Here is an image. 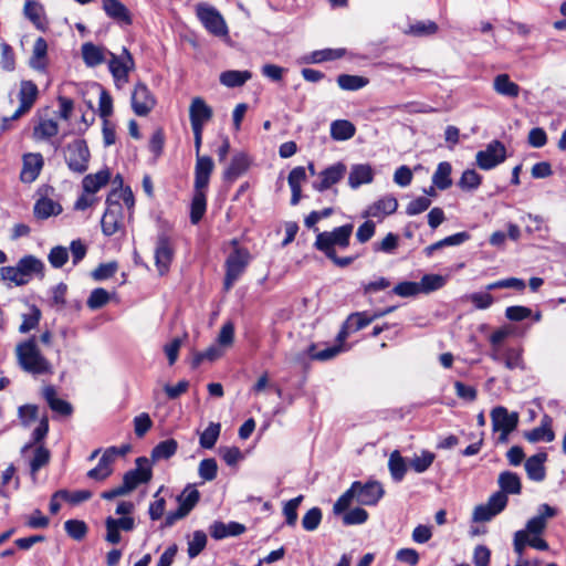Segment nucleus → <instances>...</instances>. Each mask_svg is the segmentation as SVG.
Listing matches in <instances>:
<instances>
[{
  "instance_id": "obj_6",
  "label": "nucleus",
  "mask_w": 566,
  "mask_h": 566,
  "mask_svg": "<svg viewBox=\"0 0 566 566\" xmlns=\"http://www.w3.org/2000/svg\"><path fill=\"white\" fill-rule=\"evenodd\" d=\"M251 255L244 248L237 247L226 260L224 290L232 289L249 265Z\"/></svg>"
},
{
  "instance_id": "obj_48",
  "label": "nucleus",
  "mask_w": 566,
  "mask_h": 566,
  "mask_svg": "<svg viewBox=\"0 0 566 566\" xmlns=\"http://www.w3.org/2000/svg\"><path fill=\"white\" fill-rule=\"evenodd\" d=\"M41 319V311L35 305L30 307V313L22 315V323L19 326V332L21 334H27L30 331L34 329Z\"/></svg>"
},
{
  "instance_id": "obj_37",
  "label": "nucleus",
  "mask_w": 566,
  "mask_h": 566,
  "mask_svg": "<svg viewBox=\"0 0 566 566\" xmlns=\"http://www.w3.org/2000/svg\"><path fill=\"white\" fill-rule=\"evenodd\" d=\"M48 44L43 38H38L33 44L30 65L38 71H44L46 67Z\"/></svg>"
},
{
  "instance_id": "obj_19",
  "label": "nucleus",
  "mask_w": 566,
  "mask_h": 566,
  "mask_svg": "<svg viewBox=\"0 0 566 566\" xmlns=\"http://www.w3.org/2000/svg\"><path fill=\"white\" fill-rule=\"evenodd\" d=\"M213 111L201 97H193L189 106L191 129L203 130L205 125L212 118Z\"/></svg>"
},
{
  "instance_id": "obj_53",
  "label": "nucleus",
  "mask_w": 566,
  "mask_h": 566,
  "mask_svg": "<svg viewBox=\"0 0 566 566\" xmlns=\"http://www.w3.org/2000/svg\"><path fill=\"white\" fill-rule=\"evenodd\" d=\"M207 545V535L202 531H196L192 538L188 542V555L190 558L197 557Z\"/></svg>"
},
{
  "instance_id": "obj_59",
  "label": "nucleus",
  "mask_w": 566,
  "mask_h": 566,
  "mask_svg": "<svg viewBox=\"0 0 566 566\" xmlns=\"http://www.w3.org/2000/svg\"><path fill=\"white\" fill-rule=\"evenodd\" d=\"M346 50L345 49H324L314 51L312 53V62L313 63H321L325 61H333L340 59L345 55Z\"/></svg>"
},
{
  "instance_id": "obj_7",
  "label": "nucleus",
  "mask_w": 566,
  "mask_h": 566,
  "mask_svg": "<svg viewBox=\"0 0 566 566\" xmlns=\"http://www.w3.org/2000/svg\"><path fill=\"white\" fill-rule=\"evenodd\" d=\"M116 193H108L106 210L101 220L102 232L111 237L124 228L123 206L115 201Z\"/></svg>"
},
{
  "instance_id": "obj_13",
  "label": "nucleus",
  "mask_w": 566,
  "mask_h": 566,
  "mask_svg": "<svg viewBox=\"0 0 566 566\" xmlns=\"http://www.w3.org/2000/svg\"><path fill=\"white\" fill-rule=\"evenodd\" d=\"M346 171V165L340 161L328 166L317 175L318 180L313 182V189L318 192L331 189L345 177Z\"/></svg>"
},
{
  "instance_id": "obj_10",
  "label": "nucleus",
  "mask_w": 566,
  "mask_h": 566,
  "mask_svg": "<svg viewBox=\"0 0 566 566\" xmlns=\"http://www.w3.org/2000/svg\"><path fill=\"white\" fill-rule=\"evenodd\" d=\"M38 95V86L32 81H22L18 94L20 105L10 117L3 118V128H7L9 120H15L27 114L34 105Z\"/></svg>"
},
{
  "instance_id": "obj_39",
  "label": "nucleus",
  "mask_w": 566,
  "mask_h": 566,
  "mask_svg": "<svg viewBox=\"0 0 566 566\" xmlns=\"http://www.w3.org/2000/svg\"><path fill=\"white\" fill-rule=\"evenodd\" d=\"M356 133L353 123L346 119H336L331 124V137L334 140H348Z\"/></svg>"
},
{
  "instance_id": "obj_27",
  "label": "nucleus",
  "mask_w": 566,
  "mask_h": 566,
  "mask_svg": "<svg viewBox=\"0 0 566 566\" xmlns=\"http://www.w3.org/2000/svg\"><path fill=\"white\" fill-rule=\"evenodd\" d=\"M547 460L546 452H538L532 457H530L525 461V471L527 478L534 482H542L546 476L545 461Z\"/></svg>"
},
{
  "instance_id": "obj_50",
  "label": "nucleus",
  "mask_w": 566,
  "mask_h": 566,
  "mask_svg": "<svg viewBox=\"0 0 566 566\" xmlns=\"http://www.w3.org/2000/svg\"><path fill=\"white\" fill-rule=\"evenodd\" d=\"M342 350H343V346L340 344H338V345L329 346V347L325 348L324 350L317 352L316 346L314 344H312L308 347L307 353L312 359L324 361V360H328V359L336 357Z\"/></svg>"
},
{
  "instance_id": "obj_9",
  "label": "nucleus",
  "mask_w": 566,
  "mask_h": 566,
  "mask_svg": "<svg viewBox=\"0 0 566 566\" xmlns=\"http://www.w3.org/2000/svg\"><path fill=\"white\" fill-rule=\"evenodd\" d=\"M490 357L493 361L504 366L509 370H525L523 349L520 346H506L491 349Z\"/></svg>"
},
{
  "instance_id": "obj_20",
  "label": "nucleus",
  "mask_w": 566,
  "mask_h": 566,
  "mask_svg": "<svg viewBox=\"0 0 566 566\" xmlns=\"http://www.w3.org/2000/svg\"><path fill=\"white\" fill-rule=\"evenodd\" d=\"M44 166V159L40 153H28L22 157L20 180L24 184L33 182Z\"/></svg>"
},
{
  "instance_id": "obj_1",
  "label": "nucleus",
  "mask_w": 566,
  "mask_h": 566,
  "mask_svg": "<svg viewBox=\"0 0 566 566\" xmlns=\"http://www.w3.org/2000/svg\"><path fill=\"white\" fill-rule=\"evenodd\" d=\"M384 494L385 490L378 481L370 480L366 483L355 481L334 503L333 511L335 514L344 513L354 500L360 505L373 506L380 501Z\"/></svg>"
},
{
  "instance_id": "obj_14",
  "label": "nucleus",
  "mask_w": 566,
  "mask_h": 566,
  "mask_svg": "<svg viewBox=\"0 0 566 566\" xmlns=\"http://www.w3.org/2000/svg\"><path fill=\"white\" fill-rule=\"evenodd\" d=\"M505 499L501 494H492L488 502L475 506L473 522H489L505 510Z\"/></svg>"
},
{
  "instance_id": "obj_30",
  "label": "nucleus",
  "mask_w": 566,
  "mask_h": 566,
  "mask_svg": "<svg viewBox=\"0 0 566 566\" xmlns=\"http://www.w3.org/2000/svg\"><path fill=\"white\" fill-rule=\"evenodd\" d=\"M249 166L250 159L247 154H235L223 172V179L230 182L234 181L249 169Z\"/></svg>"
},
{
  "instance_id": "obj_33",
  "label": "nucleus",
  "mask_w": 566,
  "mask_h": 566,
  "mask_svg": "<svg viewBox=\"0 0 566 566\" xmlns=\"http://www.w3.org/2000/svg\"><path fill=\"white\" fill-rule=\"evenodd\" d=\"M109 178L111 172L108 169H103L96 174L86 175L82 181L84 192L95 195L102 187L108 184Z\"/></svg>"
},
{
  "instance_id": "obj_51",
  "label": "nucleus",
  "mask_w": 566,
  "mask_h": 566,
  "mask_svg": "<svg viewBox=\"0 0 566 566\" xmlns=\"http://www.w3.org/2000/svg\"><path fill=\"white\" fill-rule=\"evenodd\" d=\"M64 530L70 537L75 541H81L87 533V525L84 521L80 520H67L64 523Z\"/></svg>"
},
{
  "instance_id": "obj_57",
  "label": "nucleus",
  "mask_w": 566,
  "mask_h": 566,
  "mask_svg": "<svg viewBox=\"0 0 566 566\" xmlns=\"http://www.w3.org/2000/svg\"><path fill=\"white\" fill-rule=\"evenodd\" d=\"M108 301L109 293L102 287H97L91 292L86 304L91 310H98L105 306L108 303Z\"/></svg>"
},
{
  "instance_id": "obj_16",
  "label": "nucleus",
  "mask_w": 566,
  "mask_h": 566,
  "mask_svg": "<svg viewBox=\"0 0 566 566\" xmlns=\"http://www.w3.org/2000/svg\"><path fill=\"white\" fill-rule=\"evenodd\" d=\"M174 258V249L171 239L166 232H161L157 237L156 249H155V262L158 272L165 274Z\"/></svg>"
},
{
  "instance_id": "obj_18",
  "label": "nucleus",
  "mask_w": 566,
  "mask_h": 566,
  "mask_svg": "<svg viewBox=\"0 0 566 566\" xmlns=\"http://www.w3.org/2000/svg\"><path fill=\"white\" fill-rule=\"evenodd\" d=\"M105 541L112 545H116L122 539L120 531L130 532L135 528V520L130 516H122L119 518L108 516L105 520Z\"/></svg>"
},
{
  "instance_id": "obj_11",
  "label": "nucleus",
  "mask_w": 566,
  "mask_h": 566,
  "mask_svg": "<svg viewBox=\"0 0 566 566\" xmlns=\"http://www.w3.org/2000/svg\"><path fill=\"white\" fill-rule=\"evenodd\" d=\"M476 164L483 170H490L506 159V148L500 140H492L484 150L476 153Z\"/></svg>"
},
{
  "instance_id": "obj_42",
  "label": "nucleus",
  "mask_w": 566,
  "mask_h": 566,
  "mask_svg": "<svg viewBox=\"0 0 566 566\" xmlns=\"http://www.w3.org/2000/svg\"><path fill=\"white\" fill-rule=\"evenodd\" d=\"M205 190L206 189H195L190 211V220L193 224H197L206 212L207 199Z\"/></svg>"
},
{
  "instance_id": "obj_46",
  "label": "nucleus",
  "mask_w": 566,
  "mask_h": 566,
  "mask_svg": "<svg viewBox=\"0 0 566 566\" xmlns=\"http://www.w3.org/2000/svg\"><path fill=\"white\" fill-rule=\"evenodd\" d=\"M200 499V493L199 491L191 486V485H188L184 492L177 497V501L179 503V506L187 513L189 514L190 511L196 506V504L198 503Z\"/></svg>"
},
{
  "instance_id": "obj_47",
  "label": "nucleus",
  "mask_w": 566,
  "mask_h": 566,
  "mask_svg": "<svg viewBox=\"0 0 566 566\" xmlns=\"http://www.w3.org/2000/svg\"><path fill=\"white\" fill-rule=\"evenodd\" d=\"M221 426L220 423L211 422L205 431L200 434L199 443L203 449H212L220 436Z\"/></svg>"
},
{
  "instance_id": "obj_4",
  "label": "nucleus",
  "mask_w": 566,
  "mask_h": 566,
  "mask_svg": "<svg viewBox=\"0 0 566 566\" xmlns=\"http://www.w3.org/2000/svg\"><path fill=\"white\" fill-rule=\"evenodd\" d=\"M108 70L113 76L114 84L122 90L129 82V73L135 70V61L130 52L123 48L120 54L107 51Z\"/></svg>"
},
{
  "instance_id": "obj_29",
  "label": "nucleus",
  "mask_w": 566,
  "mask_h": 566,
  "mask_svg": "<svg viewBox=\"0 0 566 566\" xmlns=\"http://www.w3.org/2000/svg\"><path fill=\"white\" fill-rule=\"evenodd\" d=\"M551 424L552 418L545 415L542 418L541 426L532 429L531 431H526L524 433V438L531 443H536L538 441L551 442L555 439V433L552 430Z\"/></svg>"
},
{
  "instance_id": "obj_22",
  "label": "nucleus",
  "mask_w": 566,
  "mask_h": 566,
  "mask_svg": "<svg viewBox=\"0 0 566 566\" xmlns=\"http://www.w3.org/2000/svg\"><path fill=\"white\" fill-rule=\"evenodd\" d=\"M497 484L500 490L494 494H502L505 499V505L509 503V494H521L522 482L517 473L512 471H503L499 474Z\"/></svg>"
},
{
  "instance_id": "obj_2",
  "label": "nucleus",
  "mask_w": 566,
  "mask_h": 566,
  "mask_svg": "<svg viewBox=\"0 0 566 566\" xmlns=\"http://www.w3.org/2000/svg\"><path fill=\"white\" fill-rule=\"evenodd\" d=\"M15 356L20 368L28 374L42 376L54 373L53 365L41 353L34 336L17 345Z\"/></svg>"
},
{
  "instance_id": "obj_54",
  "label": "nucleus",
  "mask_w": 566,
  "mask_h": 566,
  "mask_svg": "<svg viewBox=\"0 0 566 566\" xmlns=\"http://www.w3.org/2000/svg\"><path fill=\"white\" fill-rule=\"evenodd\" d=\"M59 133V125L53 119L41 120L34 128V136L36 138L46 139L55 136Z\"/></svg>"
},
{
  "instance_id": "obj_8",
  "label": "nucleus",
  "mask_w": 566,
  "mask_h": 566,
  "mask_svg": "<svg viewBox=\"0 0 566 566\" xmlns=\"http://www.w3.org/2000/svg\"><path fill=\"white\" fill-rule=\"evenodd\" d=\"M90 150L84 139H75L66 146L65 161L70 170L83 174L88 168Z\"/></svg>"
},
{
  "instance_id": "obj_40",
  "label": "nucleus",
  "mask_w": 566,
  "mask_h": 566,
  "mask_svg": "<svg viewBox=\"0 0 566 566\" xmlns=\"http://www.w3.org/2000/svg\"><path fill=\"white\" fill-rule=\"evenodd\" d=\"M177 450L178 442L175 439H166L154 447L150 457L153 461L168 460L176 454Z\"/></svg>"
},
{
  "instance_id": "obj_36",
  "label": "nucleus",
  "mask_w": 566,
  "mask_h": 566,
  "mask_svg": "<svg viewBox=\"0 0 566 566\" xmlns=\"http://www.w3.org/2000/svg\"><path fill=\"white\" fill-rule=\"evenodd\" d=\"M43 397L53 411L63 416L72 413V406L67 401L56 397V391L53 386H45L43 388Z\"/></svg>"
},
{
  "instance_id": "obj_35",
  "label": "nucleus",
  "mask_w": 566,
  "mask_h": 566,
  "mask_svg": "<svg viewBox=\"0 0 566 566\" xmlns=\"http://www.w3.org/2000/svg\"><path fill=\"white\" fill-rule=\"evenodd\" d=\"M107 51L91 42L82 45V57L85 64L90 67L101 65L106 61Z\"/></svg>"
},
{
  "instance_id": "obj_21",
  "label": "nucleus",
  "mask_w": 566,
  "mask_h": 566,
  "mask_svg": "<svg viewBox=\"0 0 566 566\" xmlns=\"http://www.w3.org/2000/svg\"><path fill=\"white\" fill-rule=\"evenodd\" d=\"M520 416L516 411L509 412L507 408L497 406L491 411L493 431H514L517 428Z\"/></svg>"
},
{
  "instance_id": "obj_23",
  "label": "nucleus",
  "mask_w": 566,
  "mask_h": 566,
  "mask_svg": "<svg viewBox=\"0 0 566 566\" xmlns=\"http://www.w3.org/2000/svg\"><path fill=\"white\" fill-rule=\"evenodd\" d=\"M117 448L111 447L106 449L101 457L97 465L93 469H91L87 472V476L93 480L103 481L106 478H108L112 472L113 468L112 464L114 463L116 459Z\"/></svg>"
},
{
  "instance_id": "obj_41",
  "label": "nucleus",
  "mask_w": 566,
  "mask_h": 566,
  "mask_svg": "<svg viewBox=\"0 0 566 566\" xmlns=\"http://www.w3.org/2000/svg\"><path fill=\"white\" fill-rule=\"evenodd\" d=\"M252 77L249 71H226L220 74V83L227 87H240Z\"/></svg>"
},
{
  "instance_id": "obj_56",
  "label": "nucleus",
  "mask_w": 566,
  "mask_h": 566,
  "mask_svg": "<svg viewBox=\"0 0 566 566\" xmlns=\"http://www.w3.org/2000/svg\"><path fill=\"white\" fill-rule=\"evenodd\" d=\"M221 355H222V352L216 346H211L203 352H196L192 357L191 366H192V368H198L202 361H205V360L214 361L218 358H220Z\"/></svg>"
},
{
  "instance_id": "obj_28",
  "label": "nucleus",
  "mask_w": 566,
  "mask_h": 566,
  "mask_svg": "<svg viewBox=\"0 0 566 566\" xmlns=\"http://www.w3.org/2000/svg\"><path fill=\"white\" fill-rule=\"evenodd\" d=\"M398 208L397 199L391 196H385L370 205L365 211V217L384 218L385 216L392 214Z\"/></svg>"
},
{
  "instance_id": "obj_31",
  "label": "nucleus",
  "mask_w": 566,
  "mask_h": 566,
  "mask_svg": "<svg viewBox=\"0 0 566 566\" xmlns=\"http://www.w3.org/2000/svg\"><path fill=\"white\" fill-rule=\"evenodd\" d=\"M374 179V172L369 165L358 164L350 168L348 175V185L352 189H357L361 185L370 184Z\"/></svg>"
},
{
  "instance_id": "obj_45",
  "label": "nucleus",
  "mask_w": 566,
  "mask_h": 566,
  "mask_svg": "<svg viewBox=\"0 0 566 566\" xmlns=\"http://www.w3.org/2000/svg\"><path fill=\"white\" fill-rule=\"evenodd\" d=\"M450 175L451 165L447 161L440 163L438 165L436 172L432 176L433 185L441 190L449 188L452 184Z\"/></svg>"
},
{
  "instance_id": "obj_17",
  "label": "nucleus",
  "mask_w": 566,
  "mask_h": 566,
  "mask_svg": "<svg viewBox=\"0 0 566 566\" xmlns=\"http://www.w3.org/2000/svg\"><path fill=\"white\" fill-rule=\"evenodd\" d=\"M102 9L119 27L133 24V15L129 9L120 0H101Z\"/></svg>"
},
{
  "instance_id": "obj_55",
  "label": "nucleus",
  "mask_w": 566,
  "mask_h": 566,
  "mask_svg": "<svg viewBox=\"0 0 566 566\" xmlns=\"http://www.w3.org/2000/svg\"><path fill=\"white\" fill-rule=\"evenodd\" d=\"M50 461V451L39 446L34 450V455L30 462L31 473L34 475L41 468L45 467Z\"/></svg>"
},
{
  "instance_id": "obj_63",
  "label": "nucleus",
  "mask_w": 566,
  "mask_h": 566,
  "mask_svg": "<svg viewBox=\"0 0 566 566\" xmlns=\"http://www.w3.org/2000/svg\"><path fill=\"white\" fill-rule=\"evenodd\" d=\"M0 280L13 283L17 286H22L27 284L25 280L21 276L17 265L0 268Z\"/></svg>"
},
{
  "instance_id": "obj_64",
  "label": "nucleus",
  "mask_w": 566,
  "mask_h": 566,
  "mask_svg": "<svg viewBox=\"0 0 566 566\" xmlns=\"http://www.w3.org/2000/svg\"><path fill=\"white\" fill-rule=\"evenodd\" d=\"M48 259L53 268L60 269L67 262L69 252L66 248L57 245L51 249Z\"/></svg>"
},
{
  "instance_id": "obj_38",
  "label": "nucleus",
  "mask_w": 566,
  "mask_h": 566,
  "mask_svg": "<svg viewBox=\"0 0 566 566\" xmlns=\"http://www.w3.org/2000/svg\"><path fill=\"white\" fill-rule=\"evenodd\" d=\"M61 212V205L46 197L39 199L34 205V214L39 219H48L49 217L57 216Z\"/></svg>"
},
{
  "instance_id": "obj_52",
  "label": "nucleus",
  "mask_w": 566,
  "mask_h": 566,
  "mask_svg": "<svg viewBox=\"0 0 566 566\" xmlns=\"http://www.w3.org/2000/svg\"><path fill=\"white\" fill-rule=\"evenodd\" d=\"M419 284V293H429L443 286L444 279L438 274L423 275Z\"/></svg>"
},
{
  "instance_id": "obj_58",
  "label": "nucleus",
  "mask_w": 566,
  "mask_h": 566,
  "mask_svg": "<svg viewBox=\"0 0 566 566\" xmlns=\"http://www.w3.org/2000/svg\"><path fill=\"white\" fill-rule=\"evenodd\" d=\"M198 473H199V476L203 481L214 480L217 476V473H218V464H217L216 459H213V458L203 459L199 463Z\"/></svg>"
},
{
  "instance_id": "obj_43",
  "label": "nucleus",
  "mask_w": 566,
  "mask_h": 566,
  "mask_svg": "<svg viewBox=\"0 0 566 566\" xmlns=\"http://www.w3.org/2000/svg\"><path fill=\"white\" fill-rule=\"evenodd\" d=\"M388 469L394 481L400 482L407 472V463L399 451L391 452L388 460Z\"/></svg>"
},
{
  "instance_id": "obj_15",
  "label": "nucleus",
  "mask_w": 566,
  "mask_h": 566,
  "mask_svg": "<svg viewBox=\"0 0 566 566\" xmlns=\"http://www.w3.org/2000/svg\"><path fill=\"white\" fill-rule=\"evenodd\" d=\"M153 476L149 460L145 457L136 459V469L129 470L123 476L127 489L134 491L139 484L147 483Z\"/></svg>"
},
{
  "instance_id": "obj_62",
  "label": "nucleus",
  "mask_w": 566,
  "mask_h": 566,
  "mask_svg": "<svg viewBox=\"0 0 566 566\" xmlns=\"http://www.w3.org/2000/svg\"><path fill=\"white\" fill-rule=\"evenodd\" d=\"M303 501V495H298L284 504L283 514L285 516L286 524L294 526L297 521V507Z\"/></svg>"
},
{
  "instance_id": "obj_5",
  "label": "nucleus",
  "mask_w": 566,
  "mask_h": 566,
  "mask_svg": "<svg viewBox=\"0 0 566 566\" xmlns=\"http://www.w3.org/2000/svg\"><path fill=\"white\" fill-rule=\"evenodd\" d=\"M196 17L203 28L214 36L227 38L229 29L222 14L211 4L199 2L196 4Z\"/></svg>"
},
{
  "instance_id": "obj_12",
  "label": "nucleus",
  "mask_w": 566,
  "mask_h": 566,
  "mask_svg": "<svg viewBox=\"0 0 566 566\" xmlns=\"http://www.w3.org/2000/svg\"><path fill=\"white\" fill-rule=\"evenodd\" d=\"M156 105V99L147 85L136 83L132 93V108L137 116H147Z\"/></svg>"
},
{
  "instance_id": "obj_24",
  "label": "nucleus",
  "mask_w": 566,
  "mask_h": 566,
  "mask_svg": "<svg viewBox=\"0 0 566 566\" xmlns=\"http://www.w3.org/2000/svg\"><path fill=\"white\" fill-rule=\"evenodd\" d=\"M513 546L514 552L520 555V557L523 555L526 546L538 551H547L549 548L548 543L539 535H527V532L524 531H517L514 534Z\"/></svg>"
},
{
  "instance_id": "obj_60",
  "label": "nucleus",
  "mask_w": 566,
  "mask_h": 566,
  "mask_svg": "<svg viewBox=\"0 0 566 566\" xmlns=\"http://www.w3.org/2000/svg\"><path fill=\"white\" fill-rule=\"evenodd\" d=\"M56 495H60L62 500L67 501L71 504H80L92 497V492L88 490H77L70 492L67 490L56 491Z\"/></svg>"
},
{
  "instance_id": "obj_49",
  "label": "nucleus",
  "mask_w": 566,
  "mask_h": 566,
  "mask_svg": "<svg viewBox=\"0 0 566 566\" xmlns=\"http://www.w3.org/2000/svg\"><path fill=\"white\" fill-rule=\"evenodd\" d=\"M374 321L367 312H356L350 314L346 319V327L353 332H358L369 325Z\"/></svg>"
},
{
  "instance_id": "obj_34",
  "label": "nucleus",
  "mask_w": 566,
  "mask_h": 566,
  "mask_svg": "<svg viewBox=\"0 0 566 566\" xmlns=\"http://www.w3.org/2000/svg\"><path fill=\"white\" fill-rule=\"evenodd\" d=\"M493 90L502 96L516 98L520 95V86L511 81L506 73L499 74L493 80Z\"/></svg>"
},
{
  "instance_id": "obj_26",
  "label": "nucleus",
  "mask_w": 566,
  "mask_h": 566,
  "mask_svg": "<svg viewBox=\"0 0 566 566\" xmlns=\"http://www.w3.org/2000/svg\"><path fill=\"white\" fill-rule=\"evenodd\" d=\"M17 268L28 284L34 275L43 276L44 263L36 256L29 254L18 261Z\"/></svg>"
},
{
  "instance_id": "obj_61",
  "label": "nucleus",
  "mask_w": 566,
  "mask_h": 566,
  "mask_svg": "<svg viewBox=\"0 0 566 566\" xmlns=\"http://www.w3.org/2000/svg\"><path fill=\"white\" fill-rule=\"evenodd\" d=\"M322 521V511L319 507H312L302 518V526L307 532L315 531Z\"/></svg>"
},
{
  "instance_id": "obj_25",
  "label": "nucleus",
  "mask_w": 566,
  "mask_h": 566,
  "mask_svg": "<svg viewBox=\"0 0 566 566\" xmlns=\"http://www.w3.org/2000/svg\"><path fill=\"white\" fill-rule=\"evenodd\" d=\"M213 167L211 157L198 155L195 167V189H206L208 187Z\"/></svg>"
},
{
  "instance_id": "obj_44",
  "label": "nucleus",
  "mask_w": 566,
  "mask_h": 566,
  "mask_svg": "<svg viewBox=\"0 0 566 566\" xmlns=\"http://www.w3.org/2000/svg\"><path fill=\"white\" fill-rule=\"evenodd\" d=\"M369 83L367 77L359 75L340 74L337 77L338 86L344 91H358Z\"/></svg>"
},
{
  "instance_id": "obj_32",
  "label": "nucleus",
  "mask_w": 566,
  "mask_h": 566,
  "mask_svg": "<svg viewBox=\"0 0 566 566\" xmlns=\"http://www.w3.org/2000/svg\"><path fill=\"white\" fill-rule=\"evenodd\" d=\"M23 13L36 29L42 31L46 29L48 22L44 15V8L41 3L34 0H27Z\"/></svg>"
},
{
  "instance_id": "obj_3",
  "label": "nucleus",
  "mask_w": 566,
  "mask_h": 566,
  "mask_svg": "<svg viewBox=\"0 0 566 566\" xmlns=\"http://www.w3.org/2000/svg\"><path fill=\"white\" fill-rule=\"evenodd\" d=\"M354 224L346 223L331 231H322L316 234L314 248L327 256H334L336 249L345 250L349 247Z\"/></svg>"
}]
</instances>
